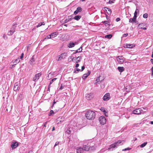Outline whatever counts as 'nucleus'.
I'll list each match as a JSON object with an SVG mask.
<instances>
[{
  "mask_svg": "<svg viewBox=\"0 0 153 153\" xmlns=\"http://www.w3.org/2000/svg\"><path fill=\"white\" fill-rule=\"evenodd\" d=\"M15 27L13 26L11 29L10 30V31L8 33V35H11L15 31Z\"/></svg>",
  "mask_w": 153,
  "mask_h": 153,
  "instance_id": "obj_12",
  "label": "nucleus"
},
{
  "mask_svg": "<svg viewBox=\"0 0 153 153\" xmlns=\"http://www.w3.org/2000/svg\"><path fill=\"white\" fill-rule=\"evenodd\" d=\"M135 46L134 44H126L124 45V47L126 48H132Z\"/></svg>",
  "mask_w": 153,
  "mask_h": 153,
  "instance_id": "obj_8",
  "label": "nucleus"
},
{
  "mask_svg": "<svg viewBox=\"0 0 153 153\" xmlns=\"http://www.w3.org/2000/svg\"><path fill=\"white\" fill-rule=\"evenodd\" d=\"M50 85H49V86H48V91H50V88H49Z\"/></svg>",
  "mask_w": 153,
  "mask_h": 153,
  "instance_id": "obj_59",
  "label": "nucleus"
},
{
  "mask_svg": "<svg viewBox=\"0 0 153 153\" xmlns=\"http://www.w3.org/2000/svg\"><path fill=\"white\" fill-rule=\"evenodd\" d=\"M80 71V70L79 68H77L76 69V71H75L74 72L76 73H77V72L79 71Z\"/></svg>",
  "mask_w": 153,
  "mask_h": 153,
  "instance_id": "obj_42",
  "label": "nucleus"
},
{
  "mask_svg": "<svg viewBox=\"0 0 153 153\" xmlns=\"http://www.w3.org/2000/svg\"><path fill=\"white\" fill-rule=\"evenodd\" d=\"M112 36V35L111 34H109L105 36V38H107L108 39H111Z\"/></svg>",
  "mask_w": 153,
  "mask_h": 153,
  "instance_id": "obj_34",
  "label": "nucleus"
},
{
  "mask_svg": "<svg viewBox=\"0 0 153 153\" xmlns=\"http://www.w3.org/2000/svg\"><path fill=\"white\" fill-rule=\"evenodd\" d=\"M137 17V15L134 14V16L133 17V19L136 21Z\"/></svg>",
  "mask_w": 153,
  "mask_h": 153,
  "instance_id": "obj_48",
  "label": "nucleus"
},
{
  "mask_svg": "<svg viewBox=\"0 0 153 153\" xmlns=\"http://www.w3.org/2000/svg\"><path fill=\"white\" fill-rule=\"evenodd\" d=\"M82 47H80L76 51V52L75 53H76L78 52H80L82 51Z\"/></svg>",
  "mask_w": 153,
  "mask_h": 153,
  "instance_id": "obj_36",
  "label": "nucleus"
},
{
  "mask_svg": "<svg viewBox=\"0 0 153 153\" xmlns=\"http://www.w3.org/2000/svg\"><path fill=\"white\" fill-rule=\"evenodd\" d=\"M104 10L107 13L108 15H110L111 14V9H109V8L107 7H105L104 8Z\"/></svg>",
  "mask_w": 153,
  "mask_h": 153,
  "instance_id": "obj_16",
  "label": "nucleus"
},
{
  "mask_svg": "<svg viewBox=\"0 0 153 153\" xmlns=\"http://www.w3.org/2000/svg\"><path fill=\"white\" fill-rule=\"evenodd\" d=\"M82 10V8L81 7H78L77 8V9L74 12V14L75 15L77 14L79 12H80Z\"/></svg>",
  "mask_w": 153,
  "mask_h": 153,
  "instance_id": "obj_20",
  "label": "nucleus"
},
{
  "mask_svg": "<svg viewBox=\"0 0 153 153\" xmlns=\"http://www.w3.org/2000/svg\"><path fill=\"white\" fill-rule=\"evenodd\" d=\"M89 146L86 145L83 146V148L84 150L85 151H88Z\"/></svg>",
  "mask_w": 153,
  "mask_h": 153,
  "instance_id": "obj_28",
  "label": "nucleus"
},
{
  "mask_svg": "<svg viewBox=\"0 0 153 153\" xmlns=\"http://www.w3.org/2000/svg\"><path fill=\"white\" fill-rule=\"evenodd\" d=\"M24 56V53H22L21 55V56H20V59H22L23 58Z\"/></svg>",
  "mask_w": 153,
  "mask_h": 153,
  "instance_id": "obj_51",
  "label": "nucleus"
},
{
  "mask_svg": "<svg viewBox=\"0 0 153 153\" xmlns=\"http://www.w3.org/2000/svg\"><path fill=\"white\" fill-rule=\"evenodd\" d=\"M110 98L109 93H107L103 96V100L104 101H107L110 99Z\"/></svg>",
  "mask_w": 153,
  "mask_h": 153,
  "instance_id": "obj_6",
  "label": "nucleus"
},
{
  "mask_svg": "<svg viewBox=\"0 0 153 153\" xmlns=\"http://www.w3.org/2000/svg\"><path fill=\"white\" fill-rule=\"evenodd\" d=\"M135 20L133 18H130L129 19V22L131 23H133L135 22Z\"/></svg>",
  "mask_w": 153,
  "mask_h": 153,
  "instance_id": "obj_35",
  "label": "nucleus"
},
{
  "mask_svg": "<svg viewBox=\"0 0 153 153\" xmlns=\"http://www.w3.org/2000/svg\"><path fill=\"white\" fill-rule=\"evenodd\" d=\"M85 69V67L84 66H82V71H83Z\"/></svg>",
  "mask_w": 153,
  "mask_h": 153,
  "instance_id": "obj_57",
  "label": "nucleus"
},
{
  "mask_svg": "<svg viewBox=\"0 0 153 153\" xmlns=\"http://www.w3.org/2000/svg\"><path fill=\"white\" fill-rule=\"evenodd\" d=\"M131 149V148H127L125 149H123V151H126V150H130Z\"/></svg>",
  "mask_w": 153,
  "mask_h": 153,
  "instance_id": "obj_47",
  "label": "nucleus"
},
{
  "mask_svg": "<svg viewBox=\"0 0 153 153\" xmlns=\"http://www.w3.org/2000/svg\"><path fill=\"white\" fill-rule=\"evenodd\" d=\"M64 120V118L62 117H59L56 119V122L58 124L61 123Z\"/></svg>",
  "mask_w": 153,
  "mask_h": 153,
  "instance_id": "obj_14",
  "label": "nucleus"
},
{
  "mask_svg": "<svg viewBox=\"0 0 153 153\" xmlns=\"http://www.w3.org/2000/svg\"><path fill=\"white\" fill-rule=\"evenodd\" d=\"M151 71H152V75L153 74V66L152 67V68H151Z\"/></svg>",
  "mask_w": 153,
  "mask_h": 153,
  "instance_id": "obj_56",
  "label": "nucleus"
},
{
  "mask_svg": "<svg viewBox=\"0 0 153 153\" xmlns=\"http://www.w3.org/2000/svg\"><path fill=\"white\" fill-rule=\"evenodd\" d=\"M56 103V102L54 101L53 102V105Z\"/></svg>",
  "mask_w": 153,
  "mask_h": 153,
  "instance_id": "obj_63",
  "label": "nucleus"
},
{
  "mask_svg": "<svg viewBox=\"0 0 153 153\" xmlns=\"http://www.w3.org/2000/svg\"><path fill=\"white\" fill-rule=\"evenodd\" d=\"M93 97V94L91 93L87 94L86 95V98L88 100H91Z\"/></svg>",
  "mask_w": 153,
  "mask_h": 153,
  "instance_id": "obj_9",
  "label": "nucleus"
},
{
  "mask_svg": "<svg viewBox=\"0 0 153 153\" xmlns=\"http://www.w3.org/2000/svg\"><path fill=\"white\" fill-rule=\"evenodd\" d=\"M100 109L101 111L104 112V114L105 115V116H108V115H107L106 114V111L105 108H100Z\"/></svg>",
  "mask_w": 153,
  "mask_h": 153,
  "instance_id": "obj_27",
  "label": "nucleus"
},
{
  "mask_svg": "<svg viewBox=\"0 0 153 153\" xmlns=\"http://www.w3.org/2000/svg\"><path fill=\"white\" fill-rule=\"evenodd\" d=\"M147 142H145L140 145V147L141 148H143L147 144Z\"/></svg>",
  "mask_w": 153,
  "mask_h": 153,
  "instance_id": "obj_33",
  "label": "nucleus"
},
{
  "mask_svg": "<svg viewBox=\"0 0 153 153\" xmlns=\"http://www.w3.org/2000/svg\"><path fill=\"white\" fill-rule=\"evenodd\" d=\"M84 149L81 147H77L76 149L77 153H81L83 152Z\"/></svg>",
  "mask_w": 153,
  "mask_h": 153,
  "instance_id": "obj_18",
  "label": "nucleus"
},
{
  "mask_svg": "<svg viewBox=\"0 0 153 153\" xmlns=\"http://www.w3.org/2000/svg\"><path fill=\"white\" fill-rule=\"evenodd\" d=\"M3 37L4 39H6L7 38V36L6 35L4 34L3 35Z\"/></svg>",
  "mask_w": 153,
  "mask_h": 153,
  "instance_id": "obj_49",
  "label": "nucleus"
},
{
  "mask_svg": "<svg viewBox=\"0 0 153 153\" xmlns=\"http://www.w3.org/2000/svg\"><path fill=\"white\" fill-rule=\"evenodd\" d=\"M67 56L66 54L64 53L61 54L60 55L58 56V59H57V60L59 61L65 58Z\"/></svg>",
  "mask_w": 153,
  "mask_h": 153,
  "instance_id": "obj_5",
  "label": "nucleus"
},
{
  "mask_svg": "<svg viewBox=\"0 0 153 153\" xmlns=\"http://www.w3.org/2000/svg\"><path fill=\"white\" fill-rule=\"evenodd\" d=\"M148 14L147 13H146L143 15V16L144 18H146L148 17Z\"/></svg>",
  "mask_w": 153,
  "mask_h": 153,
  "instance_id": "obj_38",
  "label": "nucleus"
},
{
  "mask_svg": "<svg viewBox=\"0 0 153 153\" xmlns=\"http://www.w3.org/2000/svg\"><path fill=\"white\" fill-rule=\"evenodd\" d=\"M75 60H76V58H73L72 56H70L68 58V60L70 62L71 61H74V62L75 61Z\"/></svg>",
  "mask_w": 153,
  "mask_h": 153,
  "instance_id": "obj_23",
  "label": "nucleus"
},
{
  "mask_svg": "<svg viewBox=\"0 0 153 153\" xmlns=\"http://www.w3.org/2000/svg\"><path fill=\"white\" fill-rule=\"evenodd\" d=\"M95 149V147L94 146H92L89 147L88 149V151H92L94 150Z\"/></svg>",
  "mask_w": 153,
  "mask_h": 153,
  "instance_id": "obj_25",
  "label": "nucleus"
},
{
  "mask_svg": "<svg viewBox=\"0 0 153 153\" xmlns=\"http://www.w3.org/2000/svg\"><path fill=\"white\" fill-rule=\"evenodd\" d=\"M22 95L21 94H20L18 96V99H19L20 100L22 99Z\"/></svg>",
  "mask_w": 153,
  "mask_h": 153,
  "instance_id": "obj_44",
  "label": "nucleus"
},
{
  "mask_svg": "<svg viewBox=\"0 0 153 153\" xmlns=\"http://www.w3.org/2000/svg\"><path fill=\"white\" fill-rule=\"evenodd\" d=\"M100 76H99V77H98L97 78V79L95 81V83H94L95 84L97 85L98 82H100V81H102V80H100Z\"/></svg>",
  "mask_w": 153,
  "mask_h": 153,
  "instance_id": "obj_26",
  "label": "nucleus"
},
{
  "mask_svg": "<svg viewBox=\"0 0 153 153\" xmlns=\"http://www.w3.org/2000/svg\"><path fill=\"white\" fill-rule=\"evenodd\" d=\"M45 23L44 22H40L39 23L38 25L36 26L37 27H39L41 26L42 25H44Z\"/></svg>",
  "mask_w": 153,
  "mask_h": 153,
  "instance_id": "obj_32",
  "label": "nucleus"
},
{
  "mask_svg": "<svg viewBox=\"0 0 153 153\" xmlns=\"http://www.w3.org/2000/svg\"><path fill=\"white\" fill-rule=\"evenodd\" d=\"M59 144V142H56L54 145V147H55L56 146L58 145Z\"/></svg>",
  "mask_w": 153,
  "mask_h": 153,
  "instance_id": "obj_50",
  "label": "nucleus"
},
{
  "mask_svg": "<svg viewBox=\"0 0 153 153\" xmlns=\"http://www.w3.org/2000/svg\"><path fill=\"white\" fill-rule=\"evenodd\" d=\"M57 79L56 78H54L52 79L50 82V85L52 84L54 81H55Z\"/></svg>",
  "mask_w": 153,
  "mask_h": 153,
  "instance_id": "obj_37",
  "label": "nucleus"
},
{
  "mask_svg": "<svg viewBox=\"0 0 153 153\" xmlns=\"http://www.w3.org/2000/svg\"><path fill=\"white\" fill-rule=\"evenodd\" d=\"M54 130H55V128H54V127H53V129H52V131H53Z\"/></svg>",
  "mask_w": 153,
  "mask_h": 153,
  "instance_id": "obj_60",
  "label": "nucleus"
},
{
  "mask_svg": "<svg viewBox=\"0 0 153 153\" xmlns=\"http://www.w3.org/2000/svg\"><path fill=\"white\" fill-rule=\"evenodd\" d=\"M117 62L120 64H122L124 62V58L121 56L117 57Z\"/></svg>",
  "mask_w": 153,
  "mask_h": 153,
  "instance_id": "obj_3",
  "label": "nucleus"
},
{
  "mask_svg": "<svg viewBox=\"0 0 153 153\" xmlns=\"http://www.w3.org/2000/svg\"><path fill=\"white\" fill-rule=\"evenodd\" d=\"M19 89V85L18 83H16L14 86V90L15 91L18 90Z\"/></svg>",
  "mask_w": 153,
  "mask_h": 153,
  "instance_id": "obj_19",
  "label": "nucleus"
},
{
  "mask_svg": "<svg viewBox=\"0 0 153 153\" xmlns=\"http://www.w3.org/2000/svg\"><path fill=\"white\" fill-rule=\"evenodd\" d=\"M71 131L70 130H67V131H66L65 133L68 134H69L71 133Z\"/></svg>",
  "mask_w": 153,
  "mask_h": 153,
  "instance_id": "obj_40",
  "label": "nucleus"
},
{
  "mask_svg": "<svg viewBox=\"0 0 153 153\" xmlns=\"http://www.w3.org/2000/svg\"><path fill=\"white\" fill-rule=\"evenodd\" d=\"M41 74L40 73L36 74L33 78V80L34 81H36L38 79L39 77L41 76Z\"/></svg>",
  "mask_w": 153,
  "mask_h": 153,
  "instance_id": "obj_13",
  "label": "nucleus"
},
{
  "mask_svg": "<svg viewBox=\"0 0 153 153\" xmlns=\"http://www.w3.org/2000/svg\"><path fill=\"white\" fill-rule=\"evenodd\" d=\"M151 124L153 125V121H151Z\"/></svg>",
  "mask_w": 153,
  "mask_h": 153,
  "instance_id": "obj_62",
  "label": "nucleus"
},
{
  "mask_svg": "<svg viewBox=\"0 0 153 153\" xmlns=\"http://www.w3.org/2000/svg\"><path fill=\"white\" fill-rule=\"evenodd\" d=\"M121 142L120 141H118L117 143H114L110 145L109 148L108 149L109 150L112 148H115L117 147V145H118V144L120 143Z\"/></svg>",
  "mask_w": 153,
  "mask_h": 153,
  "instance_id": "obj_4",
  "label": "nucleus"
},
{
  "mask_svg": "<svg viewBox=\"0 0 153 153\" xmlns=\"http://www.w3.org/2000/svg\"><path fill=\"white\" fill-rule=\"evenodd\" d=\"M51 38V36H50V34L48 36H47L45 38V39H50V38Z\"/></svg>",
  "mask_w": 153,
  "mask_h": 153,
  "instance_id": "obj_43",
  "label": "nucleus"
},
{
  "mask_svg": "<svg viewBox=\"0 0 153 153\" xmlns=\"http://www.w3.org/2000/svg\"><path fill=\"white\" fill-rule=\"evenodd\" d=\"M142 110L140 108L137 109L133 111L132 113L134 114H139L141 113Z\"/></svg>",
  "mask_w": 153,
  "mask_h": 153,
  "instance_id": "obj_7",
  "label": "nucleus"
},
{
  "mask_svg": "<svg viewBox=\"0 0 153 153\" xmlns=\"http://www.w3.org/2000/svg\"><path fill=\"white\" fill-rule=\"evenodd\" d=\"M99 122L101 125H103L106 123V118L104 116H102L99 118Z\"/></svg>",
  "mask_w": 153,
  "mask_h": 153,
  "instance_id": "obj_2",
  "label": "nucleus"
},
{
  "mask_svg": "<svg viewBox=\"0 0 153 153\" xmlns=\"http://www.w3.org/2000/svg\"><path fill=\"white\" fill-rule=\"evenodd\" d=\"M152 57L153 58V53L152 55Z\"/></svg>",
  "mask_w": 153,
  "mask_h": 153,
  "instance_id": "obj_64",
  "label": "nucleus"
},
{
  "mask_svg": "<svg viewBox=\"0 0 153 153\" xmlns=\"http://www.w3.org/2000/svg\"><path fill=\"white\" fill-rule=\"evenodd\" d=\"M46 123H47V122H46V123H45V124L44 125V126L45 127H46Z\"/></svg>",
  "mask_w": 153,
  "mask_h": 153,
  "instance_id": "obj_61",
  "label": "nucleus"
},
{
  "mask_svg": "<svg viewBox=\"0 0 153 153\" xmlns=\"http://www.w3.org/2000/svg\"><path fill=\"white\" fill-rule=\"evenodd\" d=\"M54 114L53 111V110H51L50 111L49 115H52Z\"/></svg>",
  "mask_w": 153,
  "mask_h": 153,
  "instance_id": "obj_41",
  "label": "nucleus"
},
{
  "mask_svg": "<svg viewBox=\"0 0 153 153\" xmlns=\"http://www.w3.org/2000/svg\"><path fill=\"white\" fill-rule=\"evenodd\" d=\"M76 60H75V61H74V62L76 63H78L81 61V57L78 56V57L76 58Z\"/></svg>",
  "mask_w": 153,
  "mask_h": 153,
  "instance_id": "obj_21",
  "label": "nucleus"
},
{
  "mask_svg": "<svg viewBox=\"0 0 153 153\" xmlns=\"http://www.w3.org/2000/svg\"><path fill=\"white\" fill-rule=\"evenodd\" d=\"M20 61V59L19 58H18L15 60L13 62V66L14 65H16L17 63H18Z\"/></svg>",
  "mask_w": 153,
  "mask_h": 153,
  "instance_id": "obj_22",
  "label": "nucleus"
},
{
  "mask_svg": "<svg viewBox=\"0 0 153 153\" xmlns=\"http://www.w3.org/2000/svg\"><path fill=\"white\" fill-rule=\"evenodd\" d=\"M139 13V10L138 9H136V10L134 13V14L137 15L138 13Z\"/></svg>",
  "mask_w": 153,
  "mask_h": 153,
  "instance_id": "obj_39",
  "label": "nucleus"
},
{
  "mask_svg": "<svg viewBox=\"0 0 153 153\" xmlns=\"http://www.w3.org/2000/svg\"><path fill=\"white\" fill-rule=\"evenodd\" d=\"M50 35L51 36V38H53L57 36V34L56 32H54L52 33L51 34H50Z\"/></svg>",
  "mask_w": 153,
  "mask_h": 153,
  "instance_id": "obj_29",
  "label": "nucleus"
},
{
  "mask_svg": "<svg viewBox=\"0 0 153 153\" xmlns=\"http://www.w3.org/2000/svg\"><path fill=\"white\" fill-rule=\"evenodd\" d=\"M85 116L88 119L92 120L95 117V114L93 111H88L86 112Z\"/></svg>",
  "mask_w": 153,
  "mask_h": 153,
  "instance_id": "obj_1",
  "label": "nucleus"
},
{
  "mask_svg": "<svg viewBox=\"0 0 153 153\" xmlns=\"http://www.w3.org/2000/svg\"><path fill=\"white\" fill-rule=\"evenodd\" d=\"M79 66V64L77 63L75 67L76 68H77Z\"/></svg>",
  "mask_w": 153,
  "mask_h": 153,
  "instance_id": "obj_55",
  "label": "nucleus"
},
{
  "mask_svg": "<svg viewBox=\"0 0 153 153\" xmlns=\"http://www.w3.org/2000/svg\"><path fill=\"white\" fill-rule=\"evenodd\" d=\"M103 22L105 24H108V22L107 21H105Z\"/></svg>",
  "mask_w": 153,
  "mask_h": 153,
  "instance_id": "obj_54",
  "label": "nucleus"
},
{
  "mask_svg": "<svg viewBox=\"0 0 153 153\" xmlns=\"http://www.w3.org/2000/svg\"><path fill=\"white\" fill-rule=\"evenodd\" d=\"M128 35V33H125L123 34V37H126Z\"/></svg>",
  "mask_w": 153,
  "mask_h": 153,
  "instance_id": "obj_46",
  "label": "nucleus"
},
{
  "mask_svg": "<svg viewBox=\"0 0 153 153\" xmlns=\"http://www.w3.org/2000/svg\"><path fill=\"white\" fill-rule=\"evenodd\" d=\"M151 61L152 63L153 64V59H151Z\"/></svg>",
  "mask_w": 153,
  "mask_h": 153,
  "instance_id": "obj_58",
  "label": "nucleus"
},
{
  "mask_svg": "<svg viewBox=\"0 0 153 153\" xmlns=\"http://www.w3.org/2000/svg\"><path fill=\"white\" fill-rule=\"evenodd\" d=\"M81 17V16H80L78 15L75 16V17H74V19L76 20H78L80 19Z\"/></svg>",
  "mask_w": 153,
  "mask_h": 153,
  "instance_id": "obj_31",
  "label": "nucleus"
},
{
  "mask_svg": "<svg viewBox=\"0 0 153 153\" xmlns=\"http://www.w3.org/2000/svg\"><path fill=\"white\" fill-rule=\"evenodd\" d=\"M64 86H63L62 85V84L60 88L59 89V90H61L63 88Z\"/></svg>",
  "mask_w": 153,
  "mask_h": 153,
  "instance_id": "obj_45",
  "label": "nucleus"
},
{
  "mask_svg": "<svg viewBox=\"0 0 153 153\" xmlns=\"http://www.w3.org/2000/svg\"><path fill=\"white\" fill-rule=\"evenodd\" d=\"M113 3V1H112L109 0L108 2V3L111 4V3Z\"/></svg>",
  "mask_w": 153,
  "mask_h": 153,
  "instance_id": "obj_53",
  "label": "nucleus"
},
{
  "mask_svg": "<svg viewBox=\"0 0 153 153\" xmlns=\"http://www.w3.org/2000/svg\"><path fill=\"white\" fill-rule=\"evenodd\" d=\"M91 72L89 71H88L87 73L84 74L83 75L82 78L85 79L90 74Z\"/></svg>",
  "mask_w": 153,
  "mask_h": 153,
  "instance_id": "obj_17",
  "label": "nucleus"
},
{
  "mask_svg": "<svg viewBox=\"0 0 153 153\" xmlns=\"http://www.w3.org/2000/svg\"><path fill=\"white\" fill-rule=\"evenodd\" d=\"M145 25L144 23H140L138 25L137 28L138 29H143L144 30H146V28L145 27H143V26H144Z\"/></svg>",
  "mask_w": 153,
  "mask_h": 153,
  "instance_id": "obj_11",
  "label": "nucleus"
},
{
  "mask_svg": "<svg viewBox=\"0 0 153 153\" xmlns=\"http://www.w3.org/2000/svg\"><path fill=\"white\" fill-rule=\"evenodd\" d=\"M75 44L73 43V42H71L69 45H68V47L69 48H72V47H74V46H75Z\"/></svg>",
  "mask_w": 153,
  "mask_h": 153,
  "instance_id": "obj_30",
  "label": "nucleus"
},
{
  "mask_svg": "<svg viewBox=\"0 0 153 153\" xmlns=\"http://www.w3.org/2000/svg\"><path fill=\"white\" fill-rule=\"evenodd\" d=\"M117 69L120 72H122L124 70V68L123 67H118Z\"/></svg>",
  "mask_w": 153,
  "mask_h": 153,
  "instance_id": "obj_24",
  "label": "nucleus"
},
{
  "mask_svg": "<svg viewBox=\"0 0 153 153\" xmlns=\"http://www.w3.org/2000/svg\"><path fill=\"white\" fill-rule=\"evenodd\" d=\"M120 19L119 18H117L116 19V21L117 22H118L119 21H120Z\"/></svg>",
  "mask_w": 153,
  "mask_h": 153,
  "instance_id": "obj_52",
  "label": "nucleus"
},
{
  "mask_svg": "<svg viewBox=\"0 0 153 153\" xmlns=\"http://www.w3.org/2000/svg\"><path fill=\"white\" fill-rule=\"evenodd\" d=\"M18 143L17 142L15 143L13 142L11 144V146L12 149H15L18 146Z\"/></svg>",
  "mask_w": 153,
  "mask_h": 153,
  "instance_id": "obj_15",
  "label": "nucleus"
},
{
  "mask_svg": "<svg viewBox=\"0 0 153 153\" xmlns=\"http://www.w3.org/2000/svg\"><path fill=\"white\" fill-rule=\"evenodd\" d=\"M34 56L33 55L29 62L30 64L32 66H33L35 65V63L34 62H35V60L34 58Z\"/></svg>",
  "mask_w": 153,
  "mask_h": 153,
  "instance_id": "obj_10",
  "label": "nucleus"
}]
</instances>
